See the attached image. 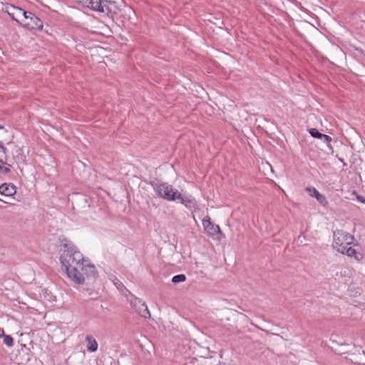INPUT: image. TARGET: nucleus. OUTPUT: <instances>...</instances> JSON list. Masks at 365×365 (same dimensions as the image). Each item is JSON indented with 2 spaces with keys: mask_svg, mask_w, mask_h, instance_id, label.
<instances>
[{
  "mask_svg": "<svg viewBox=\"0 0 365 365\" xmlns=\"http://www.w3.org/2000/svg\"><path fill=\"white\" fill-rule=\"evenodd\" d=\"M307 191L309 195L312 197H316L319 192L314 187H308L307 188Z\"/></svg>",
  "mask_w": 365,
  "mask_h": 365,
  "instance_id": "17",
  "label": "nucleus"
},
{
  "mask_svg": "<svg viewBox=\"0 0 365 365\" xmlns=\"http://www.w3.org/2000/svg\"><path fill=\"white\" fill-rule=\"evenodd\" d=\"M354 240L352 235L343 230H336L334 232L332 246L337 252L353 257L356 261H361L363 255L353 248Z\"/></svg>",
  "mask_w": 365,
  "mask_h": 365,
  "instance_id": "2",
  "label": "nucleus"
},
{
  "mask_svg": "<svg viewBox=\"0 0 365 365\" xmlns=\"http://www.w3.org/2000/svg\"><path fill=\"white\" fill-rule=\"evenodd\" d=\"M267 334H272V335H274V336H278V337H280L282 339V336H280L278 334H274V333H269L268 331H266V330H264Z\"/></svg>",
  "mask_w": 365,
  "mask_h": 365,
  "instance_id": "22",
  "label": "nucleus"
},
{
  "mask_svg": "<svg viewBox=\"0 0 365 365\" xmlns=\"http://www.w3.org/2000/svg\"><path fill=\"white\" fill-rule=\"evenodd\" d=\"M111 365H116V364L115 362L112 363Z\"/></svg>",
  "mask_w": 365,
  "mask_h": 365,
  "instance_id": "27",
  "label": "nucleus"
},
{
  "mask_svg": "<svg viewBox=\"0 0 365 365\" xmlns=\"http://www.w3.org/2000/svg\"><path fill=\"white\" fill-rule=\"evenodd\" d=\"M202 225L205 231L211 236H215L220 232V227L212 223L208 217L202 220Z\"/></svg>",
  "mask_w": 365,
  "mask_h": 365,
  "instance_id": "7",
  "label": "nucleus"
},
{
  "mask_svg": "<svg viewBox=\"0 0 365 365\" xmlns=\"http://www.w3.org/2000/svg\"><path fill=\"white\" fill-rule=\"evenodd\" d=\"M344 346H338V347H334L332 346V349L334 350V351L339 354H342L346 352V351L343 349Z\"/></svg>",
  "mask_w": 365,
  "mask_h": 365,
  "instance_id": "20",
  "label": "nucleus"
},
{
  "mask_svg": "<svg viewBox=\"0 0 365 365\" xmlns=\"http://www.w3.org/2000/svg\"><path fill=\"white\" fill-rule=\"evenodd\" d=\"M24 27L28 29H38L41 30L43 28V22L40 19L36 16L31 12H27L25 18L21 24Z\"/></svg>",
  "mask_w": 365,
  "mask_h": 365,
  "instance_id": "4",
  "label": "nucleus"
},
{
  "mask_svg": "<svg viewBox=\"0 0 365 365\" xmlns=\"http://www.w3.org/2000/svg\"><path fill=\"white\" fill-rule=\"evenodd\" d=\"M87 349L90 352H95L98 349V343L96 340L91 336L86 337Z\"/></svg>",
  "mask_w": 365,
  "mask_h": 365,
  "instance_id": "13",
  "label": "nucleus"
},
{
  "mask_svg": "<svg viewBox=\"0 0 365 365\" xmlns=\"http://www.w3.org/2000/svg\"><path fill=\"white\" fill-rule=\"evenodd\" d=\"M316 199L319 201V202H320L321 204H322L324 205H326L328 203L325 196L320 193L319 195H317V196L316 197Z\"/></svg>",
  "mask_w": 365,
  "mask_h": 365,
  "instance_id": "18",
  "label": "nucleus"
},
{
  "mask_svg": "<svg viewBox=\"0 0 365 365\" xmlns=\"http://www.w3.org/2000/svg\"><path fill=\"white\" fill-rule=\"evenodd\" d=\"M6 156L4 148L0 145V172L7 173L10 169V165L6 162Z\"/></svg>",
  "mask_w": 365,
  "mask_h": 365,
  "instance_id": "11",
  "label": "nucleus"
},
{
  "mask_svg": "<svg viewBox=\"0 0 365 365\" xmlns=\"http://www.w3.org/2000/svg\"><path fill=\"white\" fill-rule=\"evenodd\" d=\"M186 280V277L185 274H178L173 277L172 282L175 284H178L180 282H183Z\"/></svg>",
  "mask_w": 365,
  "mask_h": 365,
  "instance_id": "14",
  "label": "nucleus"
},
{
  "mask_svg": "<svg viewBox=\"0 0 365 365\" xmlns=\"http://www.w3.org/2000/svg\"><path fill=\"white\" fill-rule=\"evenodd\" d=\"M357 199L361 202L362 203H364L365 204V199L363 198L362 197H360V196H358Z\"/></svg>",
  "mask_w": 365,
  "mask_h": 365,
  "instance_id": "23",
  "label": "nucleus"
},
{
  "mask_svg": "<svg viewBox=\"0 0 365 365\" xmlns=\"http://www.w3.org/2000/svg\"><path fill=\"white\" fill-rule=\"evenodd\" d=\"M355 346L356 349H358V348H359V349H361V346Z\"/></svg>",
  "mask_w": 365,
  "mask_h": 365,
  "instance_id": "25",
  "label": "nucleus"
},
{
  "mask_svg": "<svg viewBox=\"0 0 365 365\" xmlns=\"http://www.w3.org/2000/svg\"><path fill=\"white\" fill-rule=\"evenodd\" d=\"M330 341L331 342L332 344V346L334 347H338V346H347L346 344H342V343H338L334 339V336H332L331 338H330Z\"/></svg>",
  "mask_w": 365,
  "mask_h": 365,
  "instance_id": "19",
  "label": "nucleus"
},
{
  "mask_svg": "<svg viewBox=\"0 0 365 365\" xmlns=\"http://www.w3.org/2000/svg\"><path fill=\"white\" fill-rule=\"evenodd\" d=\"M154 189L159 197L168 201H175L180 196V193L178 190L168 183L156 185Z\"/></svg>",
  "mask_w": 365,
  "mask_h": 365,
  "instance_id": "3",
  "label": "nucleus"
},
{
  "mask_svg": "<svg viewBox=\"0 0 365 365\" xmlns=\"http://www.w3.org/2000/svg\"><path fill=\"white\" fill-rule=\"evenodd\" d=\"M178 200H180V202L189 209H191V208L195 207V200L190 196L182 195L180 193V196L179 197H178Z\"/></svg>",
  "mask_w": 365,
  "mask_h": 365,
  "instance_id": "12",
  "label": "nucleus"
},
{
  "mask_svg": "<svg viewBox=\"0 0 365 365\" xmlns=\"http://www.w3.org/2000/svg\"><path fill=\"white\" fill-rule=\"evenodd\" d=\"M134 306L135 307L137 312L140 316L143 317L144 318H147L150 316L146 304L140 299H136L134 303Z\"/></svg>",
  "mask_w": 365,
  "mask_h": 365,
  "instance_id": "9",
  "label": "nucleus"
},
{
  "mask_svg": "<svg viewBox=\"0 0 365 365\" xmlns=\"http://www.w3.org/2000/svg\"><path fill=\"white\" fill-rule=\"evenodd\" d=\"M101 6L102 7V10L100 9L95 11L101 13H106L107 14H116L119 11V9L114 1H110L107 0L102 1L101 0Z\"/></svg>",
  "mask_w": 365,
  "mask_h": 365,
  "instance_id": "6",
  "label": "nucleus"
},
{
  "mask_svg": "<svg viewBox=\"0 0 365 365\" xmlns=\"http://www.w3.org/2000/svg\"><path fill=\"white\" fill-rule=\"evenodd\" d=\"M5 11L14 21H17L20 24L27 13V11H25L22 9L13 5L6 6Z\"/></svg>",
  "mask_w": 365,
  "mask_h": 365,
  "instance_id": "5",
  "label": "nucleus"
},
{
  "mask_svg": "<svg viewBox=\"0 0 365 365\" xmlns=\"http://www.w3.org/2000/svg\"><path fill=\"white\" fill-rule=\"evenodd\" d=\"M75 2H76L77 0H73Z\"/></svg>",
  "mask_w": 365,
  "mask_h": 365,
  "instance_id": "28",
  "label": "nucleus"
},
{
  "mask_svg": "<svg viewBox=\"0 0 365 365\" xmlns=\"http://www.w3.org/2000/svg\"><path fill=\"white\" fill-rule=\"evenodd\" d=\"M322 138L324 139V143H326L327 144V145L329 147L330 146L329 143L331 140V138L330 136L327 135H324L323 134V136H322Z\"/></svg>",
  "mask_w": 365,
  "mask_h": 365,
  "instance_id": "21",
  "label": "nucleus"
},
{
  "mask_svg": "<svg viewBox=\"0 0 365 365\" xmlns=\"http://www.w3.org/2000/svg\"><path fill=\"white\" fill-rule=\"evenodd\" d=\"M76 3L93 11L102 10V7L101 6V0H77Z\"/></svg>",
  "mask_w": 365,
  "mask_h": 365,
  "instance_id": "8",
  "label": "nucleus"
},
{
  "mask_svg": "<svg viewBox=\"0 0 365 365\" xmlns=\"http://www.w3.org/2000/svg\"><path fill=\"white\" fill-rule=\"evenodd\" d=\"M2 336H3V331H1L0 333V338L2 337Z\"/></svg>",
  "mask_w": 365,
  "mask_h": 365,
  "instance_id": "24",
  "label": "nucleus"
},
{
  "mask_svg": "<svg viewBox=\"0 0 365 365\" xmlns=\"http://www.w3.org/2000/svg\"><path fill=\"white\" fill-rule=\"evenodd\" d=\"M363 354L365 355V349L362 351Z\"/></svg>",
  "mask_w": 365,
  "mask_h": 365,
  "instance_id": "26",
  "label": "nucleus"
},
{
  "mask_svg": "<svg viewBox=\"0 0 365 365\" xmlns=\"http://www.w3.org/2000/svg\"><path fill=\"white\" fill-rule=\"evenodd\" d=\"M16 187L11 183H4L0 185V194L6 197L13 196L16 193Z\"/></svg>",
  "mask_w": 365,
  "mask_h": 365,
  "instance_id": "10",
  "label": "nucleus"
},
{
  "mask_svg": "<svg viewBox=\"0 0 365 365\" xmlns=\"http://www.w3.org/2000/svg\"><path fill=\"white\" fill-rule=\"evenodd\" d=\"M60 262L67 277L76 284H83L97 275L96 267L88 263L71 242H66L61 245Z\"/></svg>",
  "mask_w": 365,
  "mask_h": 365,
  "instance_id": "1",
  "label": "nucleus"
},
{
  "mask_svg": "<svg viewBox=\"0 0 365 365\" xmlns=\"http://www.w3.org/2000/svg\"><path fill=\"white\" fill-rule=\"evenodd\" d=\"M2 336H4V343L5 345L9 347H11L14 345V339L11 336L9 335L4 336V334Z\"/></svg>",
  "mask_w": 365,
  "mask_h": 365,
  "instance_id": "15",
  "label": "nucleus"
},
{
  "mask_svg": "<svg viewBox=\"0 0 365 365\" xmlns=\"http://www.w3.org/2000/svg\"><path fill=\"white\" fill-rule=\"evenodd\" d=\"M309 133H310V135L313 137V138H322V136H323V134H322L321 133H319L317 129L316 128H311L309 130Z\"/></svg>",
  "mask_w": 365,
  "mask_h": 365,
  "instance_id": "16",
  "label": "nucleus"
}]
</instances>
